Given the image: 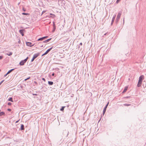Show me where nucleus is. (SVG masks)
<instances>
[{"label": "nucleus", "instance_id": "45", "mask_svg": "<svg viewBox=\"0 0 146 146\" xmlns=\"http://www.w3.org/2000/svg\"><path fill=\"white\" fill-rule=\"evenodd\" d=\"M55 29H54V28H53V31H52V32H54V31H55Z\"/></svg>", "mask_w": 146, "mask_h": 146}, {"label": "nucleus", "instance_id": "20", "mask_svg": "<svg viewBox=\"0 0 146 146\" xmlns=\"http://www.w3.org/2000/svg\"><path fill=\"white\" fill-rule=\"evenodd\" d=\"M50 15H51V17H52V18H54L55 17V15L53 14L50 13Z\"/></svg>", "mask_w": 146, "mask_h": 146}, {"label": "nucleus", "instance_id": "8", "mask_svg": "<svg viewBox=\"0 0 146 146\" xmlns=\"http://www.w3.org/2000/svg\"><path fill=\"white\" fill-rule=\"evenodd\" d=\"M53 47H52L50 48H49V49H48L45 52V54H47L48 53V52L51 50V49Z\"/></svg>", "mask_w": 146, "mask_h": 146}, {"label": "nucleus", "instance_id": "22", "mask_svg": "<svg viewBox=\"0 0 146 146\" xmlns=\"http://www.w3.org/2000/svg\"><path fill=\"white\" fill-rule=\"evenodd\" d=\"M127 87L125 88L123 90V93H124L125 92L127 91Z\"/></svg>", "mask_w": 146, "mask_h": 146}, {"label": "nucleus", "instance_id": "18", "mask_svg": "<svg viewBox=\"0 0 146 146\" xmlns=\"http://www.w3.org/2000/svg\"><path fill=\"white\" fill-rule=\"evenodd\" d=\"M142 83L141 82H139L138 81L137 84V86L139 87L141 86V84Z\"/></svg>", "mask_w": 146, "mask_h": 146}, {"label": "nucleus", "instance_id": "42", "mask_svg": "<svg viewBox=\"0 0 146 146\" xmlns=\"http://www.w3.org/2000/svg\"><path fill=\"white\" fill-rule=\"evenodd\" d=\"M113 23V22H112V21H111V25H112Z\"/></svg>", "mask_w": 146, "mask_h": 146}, {"label": "nucleus", "instance_id": "36", "mask_svg": "<svg viewBox=\"0 0 146 146\" xmlns=\"http://www.w3.org/2000/svg\"><path fill=\"white\" fill-rule=\"evenodd\" d=\"M23 10L24 11H26V10L24 8H23Z\"/></svg>", "mask_w": 146, "mask_h": 146}, {"label": "nucleus", "instance_id": "33", "mask_svg": "<svg viewBox=\"0 0 146 146\" xmlns=\"http://www.w3.org/2000/svg\"><path fill=\"white\" fill-rule=\"evenodd\" d=\"M124 106H129L130 105L128 104H124Z\"/></svg>", "mask_w": 146, "mask_h": 146}, {"label": "nucleus", "instance_id": "12", "mask_svg": "<svg viewBox=\"0 0 146 146\" xmlns=\"http://www.w3.org/2000/svg\"><path fill=\"white\" fill-rule=\"evenodd\" d=\"M25 63H24V62L23 60H22L20 62L19 64L21 65H24Z\"/></svg>", "mask_w": 146, "mask_h": 146}, {"label": "nucleus", "instance_id": "31", "mask_svg": "<svg viewBox=\"0 0 146 146\" xmlns=\"http://www.w3.org/2000/svg\"><path fill=\"white\" fill-rule=\"evenodd\" d=\"M3 56H0V60L2 59L3 58Z\"/></svg>", "mask_w": 146, "mask_h": 146}, {"label": "nucleus", "instance_id": "14", "mask_svg": "<svg viewBox=\"0 0 146 146\" xmlns=\"http://www.w3.org/2000/svg\"><path fill=\"white\" fill-rule=\"evenodd\" d=\"M5 115V113L4 112L2 111L0 113V116H1L3 115Z\"/></svg>", "mask_w": 146, "mask_h": 146}, {"label": "nucleus", "instance_id": "19", "mask_svg": "<svg viewBox=\"0 0 146 146\" xmlns=\"http://www.w3.org/2000/svg\"><path fill=\"white\" fill-rule=\"evenodd\" d=\"M8 100L11 102H13V98H10L8 99Z\"/></svg>", "mask_w": 146, "mask_h": 146}, {"label": "nucleus", "instance_id": "23", "mask_svg": "<svg viewBox=\"0 0 146 146\" xmlns=\"http://www.w3.org/2000/svg\"><path fill=\"white\" fill-rule=\"evenodd\" d=\"M53 28H54V29H56V26H55V24H54V22H53Z\"/></svg>", "mask_w": 146, "mask_h": 146}, {"label": "nucleus", "instance_id": "43", "mask_svg": "<svg viewBox=\"0 0 146 146\" xmlns=\"http://www.w3.org/2000/svg\"><path fill=\"white\" fill-rule=\"evenodd\" d=\"M19 120H18L16 122H15V123H18V122H19Z\"/></svg>", "mask_w": 146, "mask_h": 146}, {"label": "nucleus", "instance_id": "15", "mask_svg": "<svg viewBox=\"0 0 146 146\" xmlns=\"http://www.w3.org/2000/svg\"><path fill=\"white\" fill-rule=\"evenodd\" d=\"M48 84L50 85H52L53 84V82L52 81H48Z\"/></svg>", "mask_w": 146, "mask_h": 146}, {"label": "nucleus", "instance_id": "11", "mask_svg": "<svg viewBox=\"0 0 146 146\" xmlns=\"http://www.w3.org/2000/svg\"><path fill=\"white\" fill-rule=\"evenodd\" d=\"M115 17H116V15H113V16L112 18V22H114V21L115 20Z\"/></svg>", "mask_w": 146, "mask_h": 146}, {"label": "nucleus", "instance_id": "35", "mask_svg": "<svg viewBox=\"0 0 146 146\" xmlns=\"http://www.w3.org/2000/svg\"><path fill=\"white\" fill-rule=\"evenodd\" d=\"M33 96L35 95V96H37V94H33Z\"/></svg>", "mask_w": 146, "mask_h": 146}, {"label": "nucleus", "instance_id": "48", "mask_svg": "<svg viewBox=\"0 0 146 146\" xmlns=\"http://www.w3.org/2000/svg\"><path fill=\"white\" fill-rule=\"evenodd\" d=\"M126 98H129V97H128V96L127 97H126Z\"/></svg>", "mask_w": 146, "mask_h": 146}, {"label": "nucleus", "instance_id": "26", "mask_svg": "<svg viewBox=\"0 0 146 146\" xmlns=\"http://www.w3.org/2000/svg\"><path fill=\"white\" fill-rule=\"evenodd\" d=\"M11 104H12L11 103V102H9V103H8V105H9V106H11Z\"/></svg>", "mask_w": 146, "mask_h": 146}, {"label": "nucleus", "instance_id": "28", "mask_svg": "<svg viewBox=\"0 0 146 146\" xmlns=\"http://www.w3.org/2000/svg\"><path fill=\"white\" fill-rule=\"evenodd\" d=\"M30 78V77H29V78H26V79H25V81H26V80H28L29 79V78Z\"/></svg>", "mask_w": 146, "mask_h": 146}, {"label": "nucleus", "instance_id": "21", "mask_svg": "<svg viewBox=\"0 0 146 146\" xmlns=\"http://www.w3.org/2000/svg\"><path fill=\"white\" fill-rule=\"evenodd\" d=\"M28 59V57H27V58L24 59V60H23V61L24 62V63H25L27 61V60Z\"/></svg>", "mask_w": 146, "mask_h": 146}, {"label": "nucleus", "instance_id": "51", "mask_svg": "<svg viewBox=\"0 0 146 146\" xmlns=\"http://www.w3.org/2000/svg\"><path fill=\"white\" fill-rule=\"evenodd\" d=\"M42 46H42H42H40V47H42Z\"/></svg>", "mask_w": 146, "mask_h": 146}, {"label": "nucleus", "instance_id": "2", "mask_svg": "<svg viewBox=\"0 0 146 146\" xmlns=\"http://www.w3.org/2000/svg\"><path fill=\"white\" fill-rule=\"evenodd\" d=\"M121 15V12H119L118 13V15L117 16L116 18L115 19V22L117 23L118 21H119Z\"/></svg>", "mask_w": 146, "mask_h": 146}, {"label": "nucleus", "instance_id": "52", "mask_svg": "<svg viewBox=\"0 0 146 146\" xmlns=\"http://www.w3.org/2000/svg\"><path fill=\"white\" fill-rule=\"evenodd\" d=\"M1 71V70H0V71Z\"/></svg>", "mask_w": 146, "mask_h": 146}, {"label": "nucleus", "instance_id": "27", "mask_svg": "<svg viewBox=\"0 0 146 146\" xmlns=\"http://www.w3.org/2000/svg\"><path fill=\"white\" fill-rule=\"evenodd\" d=\"M7 110L8 111H11V109H9V108Z\"/></svg>", "mask_w": 146, "mask_h": 146}, {"label": "nucleus", "instance_id": "49", "mask_svg": "<svg viewBox=\"0 0 146 146\" xmlns=\"http://www.w3.org/2000/svg\"><path fill=\"white\" fill-rule=\"evenodd\" d=\"M43 87L42 86V87H41V89H42V88H43Z\"/></svg>", "mask_w": 146, "mask_h": 146}, {"label": "nucleus", "instance_id": "30", "mask_svg": "<svg viewBox=\"0 0 146 146\" xmlns=\"http://www.w3.org/2000/svg\"><path fill=\"white\" fill-rule=\"evenodd\" d=\"M43 37H44V39H45L46 38H47L48 37V36H44Z\"/></svg>", "mask_w": 146, "mask_h": 146}, {"label": "nucleus", "instance_id": "32", "mask_svg": "<svg viewBox=\"0 0 146 146\" xmlns=\"http://www.w3.org/2000/svg\"><path fill=\"white\" fill-rule=\"evenodd\" d=\"M120 0H117L116 1V3H118L120 1Z\"/></svg>", "mask_w": 146, "mask_h": 146}, {"label": "nucleus", "instance_id": "41", "mask_svg": "<svg viewBox=\"0 0 146 146\" xmlns=\"http://www.w3.org/2000/svg\"><path fill=\"white\" fill-rule=\"evenodd\" d=\"M7 74H7V73L5 75H4V77H6V76H7Z\"/></svg>", "mask_w": 146, "mask_h": 146}, {"label": "nucleus", "instance_id": "16", "mask_svg": "<svg viewBox=\"0 0 146 146\" xmlns=\"http://www.w3.org/2000/svg\"><path fill=\"white\" fill-rule=\"evenodd\" d=\"M44 37H41V38H40L39 39H38L37 40L38 41H40V40H44Z\"/></svg>", "mask_w": 146, "mask_h": 146}, {"label": "nucleus", "instance_id": "40", "mask_svg": "<svg viewBox=\"0 0 146 146\" xmlns=\"http://www.w3.org/2000/svg\"><path fill=\"white\" fill-rule=\"evenodd\" d=\"M46 54H45V53H44V54H43L42 55V56H43L44 55H46Z\"/></svg>", "mask_w": 146, "mask_h": 146}, {"label": "nucleus", "instance_id": "10", "mask_svg": "<svg viewBox=\"0 0 146 146\" xmlns=\"http://www.w3.org/2000/svg\"><path fill=\"white\" fill-rule=\"evenodd\" d=\"M15 68L12 69L10 70H9L8 72L7 73V74H8L10 73L11 72H12L13 71L15 70Z\"/></svg>", "mask_w": 146, "mask_h": 146}, {"label": "nucleus", "instance_id": "6", "mask_svg": "<svg viewBox=\"0 0 146 146\" xmlns=\"http://www.w3.org/2000/svg\"><path fill=\"white\" fill-rule=\"evenodd\" d=\"M24 29H21L19 30V33L21 34L22 36H24V34L23 33V32L25 31Z\"/></svg>", "mask_w": 146, "mask_h": 146}, {"label": "nucleus", "instance_id": "7", "mask_svg": "<svg viewBox=\"0 0 146 146\" xmlns=\"http://www.w3.org/2000/svg\"><path fill=\"white\" fill-rule=\"evenodd\" d=\"M31 44H32V43L31 42H26L27 45V46H29L32 47V46H33L34 44H33V45H31Z\"/></svg>", "mask_w": 146, "mask_h": 146}, {"label": "nucleus", "instance_id": "50", "mask_svg": "<svg viewBox=\"0 0 146 146\" xmlns=\"http://www.w3.org/2000/svg\"><path fill=\"white\" fill-rule=\"evenodd\" d=\"M106 33L105 34H104V35H106Z\"/></svg>", "mask_w": 146, "mask_h": 146}, {"label": "nucleus", "instance_id": "3", "mask_svg": "<svg viewBox=\"0 0 146 146\" xmlns=\"http://www.w3.org/2000/svg\"><path fill=\"white\" fill-rule=\"evenodd\" d=\"M69 132L68 131L66 130H65L63 131V135L66 137H67L68 135Z\"/></svg>", "mask_w": 146, "mask_h": 146}, {"label": "nucleus", "instance_id": "34", "mask_svg": "<svg viewBox=\"0 0 146 146\" xmlns=\"http://www.w3.org/2000/svg\"><path fill=\"white\" fill-rule=\"evenodd\" d=\"M54 75H55V74L54 73H53L52 74V76H54Z\"/></svg>", "mask_w": 146, "mask_h": 146}, {"label": "nucleus", "instance_id": "29", "mask_svg": "<svg viewBox=\"0 0 146 146\" xmlns=\"http://www.w3.org/2000/svg\"><path fill=\"white\" fill-rule=\"evenodd\" d=\"M4 81V80H3L0 82V85H1L2 83Z\"/></svg>", "mask_w": 146, "mask_h": 146}, {"label": "nucleus", "instance_id": "5", "mask_svg": "<svg viewBox=\"0 0 146 146\" xmlns=\"http://www.w3.org/2000/svg\"><path fill=\"white\" fill-rule=\"evenodd\" d=\"M109 104V102H108L107 104L106 105L105 107L104 108V110H103V115H104V114L107 109V108Z\"/></svg>", "mask_w": 146, "mask_h": 146}, {"label": "nucleus", "instance_id": "25", "mask_svg": "<svg viewBox=\"0 0 146 146\" xmlns=\"http://www.w3.org/2000/svg\"><path fill=\"white\" fill-rule=\"evenodd\" d=\"M22 14L24 15H29V14L28 13H22Z\"/></svg>", "mask_w": 146, "mask_h": 146}, {"label": "nucleus", "instance_id": "44", "mask_svg": "<svg viewBox=\"0 0 146 146\" xmlns=\"http://www.w3.org/2000/svg\"><path fill=\"white\" fill-rule=\"evenodd\" d=\"M123 21V24H124V18Z\"/></svg>", "mask_w": 146, "mask_h": 146}, {"label": "nucleus", "instance_id": "46", "mask_svg": "<svg viewBox=\"0 0 146 146\" xmlns=\"http://www.w3.org/2000/svg\"><path fill=\"white\" fill-rule=\"evenodd\" d=\"M80 44L82 45V43L81 42L80 43Z\"/></svg>", "mask_w": 146, "mask_h": 146}, {"label": "nucleus", "instance_id": "38", "mask_svg": "<svg viewBox=\"0 0 146 146\" xmlns=\"http://www.w3.org/2000/svg\"><path fill=\"white\" fill-rule=\"evenodd\" d=\"M42 80H44V81H45V79L44 78H42Z\"/></svg>", "mask_w": 146, "mask_h": 146}, {"label": "nucleus", "instance_id": "9", "mask_svg": "<svg viewBox=\"0 0 146 146\" xmlns=\"http://www.w3.org/2000/svg\"><path fill=\"white\" fill-rule=\"evenodd\" d=\"M52 38H50L49 39H48L45 40H44L43 42V43H47L49 41H50L51 39Z\"/></svg>", "mask_w": 146, "mask_h": 146}, {"label": "nucleus", "instance_id": "39", "mask_svg": "<svg viewBox=\"0 0 146 146\" xmlns=\"http://www.w3.org/2000/svg\"><path fill=\"white\" fill-rule=\"evenodd\" d=\"M45 12V11H43L42 12V14H43V13H44Z\"/></svg>", "mask_w": 146, "mask_h": 146}, {"label": "nucleus", "instance_id": "4", "mask_svg": "<svg viewBox=\"0 0 146 146\" xmlns=\"http://www.w3.org/2000/svg\"><path fill=\"white\" fill-rule=\"evenodd\" d=\"M144 78V76L143 75H141L140 76L139 78V81H138L139 82H141L142 83V80Z\"/></svg>", "mask_w": 146, "mask_h": 146}, {"label": "nucleus", "instance_id": "1", "mask_svg": "<svg viewBox=\"0 0 146 146\" xmlns=\"http://www.w3.org/2000/svg\"><path fill=\"white\" fill-rule=\"evenodd\" d=\"M39 53L35 54L34 55L33 57L31 60V62H33L34 60L39 55Z\"/></svg>", "mask_w": 146, "mask_h": 146}, {"label": "nucleus", "instance_id": "37", "mask_svg": "<svg viewBox=\"0 0 146 146\" xmlns=\"http://www.w3.org/2000/svg\"><path fill=\"white\" fill-rule=\"evenodd\" d=\"M18 43L19 44L21 43V40H19V41L18 42Z\"/></svg>", "mask_w": 146, "mask_h": 146}, {"label": "nucleus", "instance_id": "24", "mask_svg": "<svg viewBox=\"0 0 146 146\" xmlns=\"http://www.w3.org/2000/svg\"><path fill=\"white\" fill-rule=\"evenodd\" d=\"M65 107V106H63L62 107V108L60 109V110L61 111H63L64 110V108Z\"/></svg>", "mask_w": 146, "mask_h": 146}, {"label": "nucleus", "instance_id": "13", "mask_svg": "<svg viewBox=\"0 0 146 146\" xmlns=\"http://www.w3.org/2000/svg\"><path fill=\"white\" fill-rule=\"evenodd\" d=\"M21 129L22 130H24V126L23 124H21Z\"/></svg>", "mask_w": 146, "mask_h": 146}, {"label": "nucleus", "instance_id": "47", "mask_svg": "<svg viewBox=\"0 0 146 146\" xmlns=\"http://www.w3.org/2000/svg\"><path fill=\"white\" fill-rule=\"evenodd\" d=\"M34 82L36 84H37V82H36L35 81Z\"/></svg>", "mask_w": 146, "mask_h": 146}, {"label": "nucleus", "instance_id": "17", "mask_svg": "<svg viewBox=\"0 0 146 146\" xmlns=\"http://www.w3.org/2000/svg\"><path fill=\"white\" fill-rule=\"evenodd\" d=\"M12 52H9L7 53L6 54L8 56H11L12 55Z\"/></svg>", "mask_w": 146, "mask_h": 146}]
</instances>
